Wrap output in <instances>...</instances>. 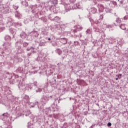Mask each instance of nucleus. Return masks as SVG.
I'll return each instance as SVG.
<instances>
[{
	"label": "nucleus",
	"mask_w": 128,
	"mask_h": 128,
	"mask_svg": "<svg viewBox=\"0 0 128 128\" xmlns=\"http://www.w3.org/2000/svg\"><path fill=\"white\" fill-rule=\"evenodd\" d=\"M62 40H64V42L63 44H68V39L66 38H61Z\"/></svg>",
	"instance_id": "nucleus-1"
},
{
	"label": "nucleus",
	"mask_w": 128,
	"mask_h": 128,
	"mask_svg": "<svg viewBox=\"0 0 128 128\" xmlns=\"http://www.w3.org/2000/svg\"><path fill=\"white\" fill-rule=\"evenodd\" d=\"M53 4H54V6H56V4H58V0H54Z\"/></svg>",
	"instance_id": "nucleus-2"
},
{
	"label": "nucleus",
	"mask_w": 128,
	"mask_h": 128,
	"mask_svg": "<svg viewBox=\"0 0 128 128\" xmlns=\"http://www.w3.org/2000/svg\"><path fill=\"white\" fill-rule=\"evenodd\" d=\"M108 126H112V123L108 122Z\"/></svg>",
	"instance_id": "nucleus-3"
},
{
	"label": "nucleus",
	"mask_w": 128,
	"mask_h": 128,
	"mask_svg": "<svg viewBox=\"0 0 128 128\" xmlns=\"http://www.w3.org/2000/svg\"><path fill=\"white\" fill-rule=\"evenodd\" d=\"M26 98H28V100L30 99V97H28V96H26Z\"/></svg>",
	"instance_id": "nucleus-4"
},
{
	"label": "nucleus",
	"mask_w": 128,
	"mask_h": 128,
	"mask_svg": "<svg viewBox=\"0 0 128 128\" xmlns=\"http://www.w3.org/2000/svg\"><path fill=\"white\" fill-rule=\"evenodd\" d=\"M100 16L102 17V18H104V16Z\"/></svg>",
	"instance_id": "nucleus-5"
},
{
	"label": "nucleus",
	"mask_w": 128,
	"mask_h": 128,
	"mask_svg": "<svg viewBox=\"0 0 128 128\" xmlns=\"http://www.w3.org/2000/svg\"><path fill=\"white\" fill-rule=\"evenodd\" d=\"M48 40H50V38H48Z\"/></svg>",
	"instance_id": "nucleus-6"
},
{
	"label": "nucleus",
	"mask_w": 128,
	"mask_h": 128,
	"mask_svg": "<svg viewBox=\"0 0 128 128\" xmlns=\"http://www.w3.org/2000/svg\"><path fill=\"white\" fill-rule=\"evenodd\" d=\"M116 80H118V78H116Z\"/></svg>",
	"instance_id": "nucleus-7"
},
{
	"label": "nucleus",
	"mask_w": 128,
	"mask_h": 128,
	"mask_svg": "<svg viewBox=\"0 0 128 128\" xmlns=\"http://www.w3.org/2000/svg\"><path fill=\"white\" fill-rule=\"evenodd\" d=\"M119 76H122V74H119Z\"/></svg>",
	"instance_id": "nucleus-8"
},
{
	"label": "nucleus",
	"mask_w": 128,
	"mask_h": 128,
	"mask_svg": "<svg viewBox=\"0 0 128 128\" xmlns=\"http://www.w3.org/2000/svg\"><path fill=\"white\" fill-rule=\"evenodd\" d=\"M6 114H2V116H4Z\"/></svg>",
	"instance_id": "nucleus-9"
},
{
	"label": "nucleus",
	"mask_w": 128,
	"mask_h": 128,
	"mask_svg": "<svg viewBox=\"0 0 128 128\" xmlns=\"http://www.w3.org/2000/svg\"><path fill=\"white\" fill-rule=\"evenodd\" d=\"M122 26H120V28H122Z\"/></svg>",
	"instance_id": "nucleus-10"
},
{
	"label": "nucleus",
	"mask_w": 128,
	"mask_h": 128,
	"mask_svg": "<svg viewBox=\"0 0 128 128\" xmlns=\"http://www.w3.org/2000/svg\"><path fill=\"white\" fill-rule=\"evenodd\" d=\"M122 30H126V28H122Z\"/></svg>",
	"instance_id": "nucleus-11"
},
{
	"label": "nucleus",
	"mask_w": 128,
	"mask_h": 128,
	"mask_svg": "<svg viewBox=\"0 0 128 128\" xmlns=\"http://www.w3.org/2000/svg\"><path fill=\"white\" fill-rule=\"evenodd\" d=\"M118 78H120V76L119 75H118Z\"/></svg>",
	"instance_id": "nucleus-12"
}]
</instances>
